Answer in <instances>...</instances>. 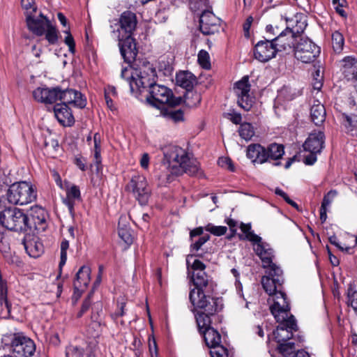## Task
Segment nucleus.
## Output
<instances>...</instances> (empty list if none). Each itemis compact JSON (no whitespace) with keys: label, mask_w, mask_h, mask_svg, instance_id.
I'll return each mask as SVG.
<instances>
[{"label":"nucleus","mask_w":357,"mask_h":357,"mask_svg":"<svg viewBox=\"0 0 357 357\" xmlns=\"http://www.w3.org/2000/svg\"><path fill=\"white\" fill-rule=\"evenodd\" d=\"M296 24L294 26H292V27L290 28L291 32L294 35V36L298 39L301 37V35L305 31L307 23L305 19L303 17H300V19H298V17H296Z\"/></svg>","instance_id":"nucleus-42"},{"label":"nucleus","mask_w":357,"mask_h":357,"mask_svg":"<svg viewBox=\"0 0 357 357\" xmlns=\"http://www.w3.org/2000/svg\"><path fill=\"white\" fill-rule=\"evenodd\" d=\"M156 71L153 64L143 61L132 70L130 80H128L132 93L141 89L151 86L155 82Z\"/></svg>","instance_id":"nucleus-3"},{"label":"nucleus","mask_w":357,"mask_h":357,"mask_svg":"<svg viewBox=\"0 0 357 357\" xmlns=\"http://www.w3.org/2000/svg\"><path fill=\"white\" fill-rule=\"evenodd\" d=\"M4 340L10 342L15 357H31L35 352L36 345L33 341L22 333L6 335Z\"/></svg>","instance_id":"nucleus-5"},{"label":"nucleus","mask_w":357,"mask_h":357,"mask_svg":"<svg viewBox=\"0 0 357 357\" xmlns=\"http://www.w3.org/2000/svg\"><path fill=\"white\" fill-rule=\"evenodd\" d=\"M218 165L231 172H234V166L231 160L227 157L220 158L218 160Z\"/></svg>","instance_id":"nucleus-58"},{"label":"nucleus","mask_w":357,"mask_h":357,"mask_svg":"<svg viewBox=\"0 0 357 357\" xmlns=\"http://www.w3.org/2000/svg\"><path fill=\"white\" fill-rule=\"evenodd\" d=\"M278 343V349L284 356L289 355L293 353L294 349V342H282Z\"/></svg>","instance_id":"nucleus-52"},{"label":"nucleus","mask_w":357,"mask_h":357,"mask_svg":"<svg viewBox=\"0 0 357 357\" xmlns=\"http://www.w3.org/2000/svg\"><path fill=\"white\" fill-rule=\"evenodd\" d=\"M202 257L201 255H190L187 257L188 274L190 276L193 284L196 287L195 290H202L211 282V278L205 272L206 265L199 259H195L192 264L190 266V259L193 257Z\"/></svg>","instance_id":"nucleus-8"},{"label":"nucleus","mask_w":357,"mask_h":357,"mask_svg":"<svg viewBox=\"0 0 357 357\" xmlns=\"http://www.w3.org/2000/svg\"><path fill=\"white\" fill-rule=\"evenodd\" d=\"M45 39L51 45H54L59 39V31L52 24L46 29L45 33Z\"/></svg>","instance_id":"nucleus-44"},{"label":"nucleus","mask_w":357,"mask_h":357,"mask_svg":"<svg viewBox=\"0 0 357 357\" xmlns=\"http://www.w3.org/2000/svg\"><path fill=\"white\" fill-rule=\"evenodd\" d=\"M311 121L317 126H321L326 120V112L325 107L319 100H314L310 107Z\"/></svg>","instance_id":"nucleus-31"},{"label":"nucleus","mask_w":357,"mask_h":357,"mask_svg":"<svg viewBox=\"0 0 357 357\" xmlns=\"http://www.w3.org/2000/svg\"><path fill=\"white\" fill-rule=\"evenodd\" d=\"M225 116L235 124H239L242 120L241 114L236 112L227 113Z\"/></svg>","instance_id":"nucleus-63"},{"label":"nucleus","mask_w":357,"mask_h":357,"mask_svg":"<svg viewBox=\"0 0 357 357\" xmlns=\"http://www.w3.org/2000/svg\"><path fill=\"white\" fill-rule=\"evenodd\" d=\"M126 190L132 192L139 204L146 205L148 204L151 190L144 175L137 174L132 176L126 185Z\"/></svg>","instance_id":"nucleus-11"},{"label":"nucleus","mask_w":357,"mask_h":357,"mask_svg":"<svg viewBox=\"0 0 357 357\" xmlns=\"http://www.w3.org/2000/svg\"><path fill=\"white\" fill-rule=\"evenodd\" d=\"M63 32L67 34L65 37L64 43L68 46L70 52L74 54L75 52V43L73 37L70 33V28L68 27Z\"/></svg>","instance_id":"nucleus-56"},{"label":"nucleus","mask_w":357,"mask_h":357,"mask_svg":"<svg viewBox=\"0 0 357 357\" xmlns=\"http://www.w3.org/2000/svg\"><path fill=\"white\" fill-rule=\"evenodd\" d=\"M205 229L207 231H209L210 233L213 234V235L220 236L222 235H224L227 231V228L225 226H215L212 224H208Z\"/></svg>","instance_id":"nucleus-53"},{"label":"nucleus","mask_w":357,"mask_h":357,"mask_svg":"<svg viewBox=\"0 0 357 357\" xmlns=\"http://www.w3.org/2000/svg\"><path fill=\"white\" fill-rule=\"evenodd\" d=\"M234 92L238 96V104L245 111H249L254 103V98L250 95V84L248 76L243 77L235 84Z\"/></svg>","instance_id":"nucleus-14"},{"label":"nucleus","mask_w":357,"mask_h":357,"mask_svg":"<svg viewBox=\"0 0 357 357\" xmlns=\"http://www.w3.org/2000/svg\"><path fill=\"white\" fill-rule=\"evenodd\" d=\"M6 195L10 204L25 205L36 199V191L31 183L21 181L10 185Z\"/></svg>","instance_id":"nucleus-4"},{"label":"nucleus","mask_w":357,"mask_h":357,"mask_svg":"<svg viewBox=\"0 0 357 357\" xmlns=\"http://www.w3.org/2000/svg\"><path fill=\"white\" fill-rule=\"evenodd\" d=\"M341 123L347 132L353 131L357 127V114L352 112L342 114Z\"/></svg>","instance_id":"nucleus-37"},{"label":"nucleus","mask_w":357,"mask_h":357,"mask_svg":"<svg viewBox=\"0 0 357 357\" xmlns=\"http://www.w3.org/2000/svg\"><path fill=\"white\" fill-rule=\"evenodd\" d=\"M66 357H95L90 350L84 351L77 347H68L66 350Z\"/></svg>","instance_id":"nucleus-39"},{"label":"nucleus","mask_w":357,"mask_h":357,"mask_svg":"<svg viewBox=\"0 0 357 357\" xmlns=\"http://www.w3.org/2000/svg\"><path fill=\"white\" fill-rule=\"evenodd\" d=\"M325 136L323 132H312L303 144L304 150L311 153H321L324 145Z\"/></svg>","instance_id":"nucleus-23"},{"label":"nucleus","mask_w":357,"mask_h":357,"mask_svg":"<svg viewBox=\"0 0 357 357\" xmlns=\"http://www.w3.org/2000/svg\"><path fill=\"white\" fill-rule=\"evenodd\" d=\"M323 76L321 75L320 70H316L314 73L313 74V82L312 86L314 89L319 91L322 87L323 83Z\"/></svg>","instance_id":"nucleus-57"},{"label":"nucleus","mask_w":357,"mask_h":357,"mask_svg":"<svg viewBox=\"0 0 357 357\" xmlns=\"http://www.w3.org/2000/svg\"><path fill=\"white\" fill-rule=\"evenodd\" d=\"M347 303L349 305L357 312V291H349Z\"/></svg>","instance_id":"nucleus-59"},{"label":"nucleus","mask_w":357,"mask_h":357,"mask_svg":"<svg viewBox=\"0 0 357 357\" xmlns=\"http://www.w3.org/2000/svg\"><path fill=\"white\" fill-rule=\"evenodd\" d=\"M278 52L272 40H260L255 46L254 56L258 61L266 62L275 57Z\"/></svg>","instance_id":"nucleus-16"},{"label":"nucleus","mask_w":357,"mask_h":357,"mask_svg":"<svg viewBox=\"0 0 357 357\" xmlns=\"http://www.w3.org/2000/svg\"><path fill=\"white\" fill-rule=\"evenodd\" d=\"M176 82L177 85L185 89L186 91L192 89L197 82L195 76L188 71H181L176 74Z\"/></svg>","instance_id":"nucleus-32"},{"label":"nucleus","mask_w":357,"mask_h":357,"mask_svg":"<svg viewBox=\"0 0 357 357\" xmlns=\"http://www.w3.org/2000/svg\"><path fill=\"white\" fill-rule=\"evenodd\" d=\"M320 52L319 47L308 38H301L294 47L295 57L305 63L313 62Z\"/></svg>","instance_id":"nucleus-12"},{"label":"nucleus","mask_w":357,"mask_h":357,"mask_svg":"<svg viewBox=\"0 0 357 357\" xmlns=\"http://www.w3.org/2000/svg\"><path fill=\"white\" fill-rule=\"evenodd\" d=\"M196 322L199 331L202 333L209 328H213V324L220 322L218 314H197L195 316Z\"/></svg>","instance_id":"nucleus-30"},{"label":"nucleus","mask_w":357,"mask_h":357,"mask_svg":"<svg viewBox=\"0 0 357 357\" xmlns=\"http://www.w3.org/2000/svg\"><path fill=\"white\" fill-rule=\"evenodd\" d=\"M239 135L245 141L250 140L255 135V130L250 123H241L238 129Z\"/></svg>","instance_id":"nucleus-41"},{"label":"nucleus","mask_w":357,"mask_h":357,"mask_svg":"<svg viewBox=\"0 0 357 357\" xmlns=\"http://www.w3.org/2000/svg\"><path fill=\"white\" fill-rule=\"evenodd\" d=\"M268 303L270 304L271 312H289L291 310L289 300L282 290H278L276 294L271 296Z\"/></svg>","instance_id":"nucleus-20"},{"label":"nucleus","mask_w":357,"mask_h":357,"mask_svg":"<svg viewBox=\"0 0 357 357\" xmlns=\"http://www.w3.org/2000/svg\"><path fill=\"white\" fill-rule=\"evenodd\" d=\"M149 349L151 357H157L158 356V345L153 337H149Z\"/></svg>","instance_id":"nucleus-61"},{"label":"nucleus","mask_w":357,"mask_h":357,"mask_svg":"<svg viewBox=\"0 0 357 357\" xmlns=\"http://www.w3.org/2000/svg\"><path fill=\"white\" fill-rule=\"evenodd\" d=\"M198 62L199 65L205 69H209L211 68L210 56L206 51L203 50L199 51L198 54Z\"/></svg>","instance_id":"nucleus-51"},{"label":"nucleus","mask_w":357,"mask_h":357,"mask_svg":"<svg viewBox=\"0 0 357 357\" xmlns=\"http://www.w3.org/2000/svg\"><path fill=\"white\" fill-rule=\"evenodd\" d=\"M247 157L253 162L259 164L267 162L266 147L259 144H250L247 148Z\"/></svg>","instance_id":"nucleus-29"},{"label":"nucleus","mask_w":357,"mask_h":357,"mask_svg":"<svg viewBox=\"0 0 357 357\" xmlns=\"http://www.w3.org/2000/svg\"><path fill=\"white\" fill-rule=\"evenodd\" d=\"M69 248V242L68 241L64 239L61 241L60 249H61V253H60V261L59 266L60 268H61L66 263L67 260V250Z\"/></svg>","instance_id":"nucleus-48"},{"label":"nucleus","mask_w":357,"mask_h":357,"mask_svg":"<svg viewBox=\"0 0 357 357\" xmlns=\"http://www.w3.org/2000/svg\"><path fill=\"white\" fill-rule=\"evenodd\" d=\"M30 216L36 228L43 226L46 221V212L39 206H34L30 208ZM43 228V227H42Z\"/></svg>","instance_id":"nucleus-34"},{"label":"nucleus","mask_w":357,"mask_h":357,"mask_svg":"<svg viewBox=\"0 0 357 357\" xmlns=\"http://www.w3.org/2000/svg\"><path fill=\"white\" fill-rule=\"evenodd\" d=\"M210 238V236L208 234L201 236L199 237L197 240L192 241L190 245V252H192V255H197L196 252H197L201 247L206 243Z\"/></svg>","instance_id":"nucleus-47"},{"label":"nucleus","mask_w":357,"mask_h":357,"mask_svg":"<svg viewBox=\"0 0 357 357\" xmlns=\"http://www.w3.org/2000/svg\"><path fill=\"white\" fill-rule=\"evenodd\" d=\"M10 249L9 241L3 232H0V250L7 252Z\"/></svg>","instance_id":"nucleus-60"},{"label":"nucleus","mask_w":357,"mask_h":357,"mask_svg":"<svg viewBox=\"0 0 357 357\" xmlns=\"http://www.w3.org/2000/svg\"><path fill=\"white\" fill-rule=\"evenodd\" d=\"M254 250L256 254L259 257L262 262V267L267 270L271 269L273 266H277L273 263V259L274 257L273 250L270 245L262 241H257L254 245Z\"/></svg>","instance_id":"nucleus-18"},{"label":"nucleus","mask_w":357,"mask_h":357,"mask_svg":"<svg viewBox=\"0 0 357 357\" xmlns=\"http://www.w3.org/2000/svg\"><path fill=\"white\" fill-rule=\"evenodd\" d=\"M56 87H38L33 91V98L40 102L52 104L56 102Z\"/></svg>","instance_id":"nucleus-25"},{"label":"nucleus","mask_w":357,"mask_h":357,"mask_svg":"<svg viewBox=\"0 0 357 357\" xmlns=\"http://www.w3.org/2000/svg\"><path fill=\"white\" fill-rule=\"evenodd\" d=\"M185 104L189 107L197 106L201 102V95L197 91L191 90L186 91L184 96Z\"/></svg>","instance_id":"nucleus-40"},{"label":"nucleus","mask_w":357,"mask_h":357,"mask_svg":"<svg viewBox=\"0 0 357 357\" xmlns=\"http://www.w3.org/2000/svg\"><path fill=\"white\" fill-rule=\"evenodd\" d=\"M210 355L211 357H229L227 349L221 344L211 348Z\"/></svg>","instance_id":"nucleus-46"},{"label":"nucleus","mask_w":357,"mask_h":357,"mask_svg":"<svg viewBox=\"0 0 357 357\" xmlns=\"http://www.w3.org/2000/svg\"><path fill=\"white\" fill-rule=\"evenodd\" d=\"M165 161L160 166L158 174L160 185L172 182L175 176L186 173L190 176L197 174L199 165L196 160L190 158L186 151L177 146L169 145L163 149Z\"/></svg>","instance_id":"nucleus-1"},{"label":"nucleus","mask_w":357,"mask_h":357,"mask_svg":"<svg viewBox=\"0 0 357 357\" xmlns=\"http://www.w3.org/2000/svg\"><path fill=\"white\" fill-rule=\"evenodd\" d=\"M26 22L28 29L38 36H43L45 33L46 29L52 24L51 22L41 13L38 17H36L34 14H29L26 17Z\"/></svg>","instance_id":"nucleus-19"},{"label":"nucleus","mask_w":357,"mask_h":357,"mask_svg":"<svg viewBox=\"0 0 357 357\" xmlns=\"http://www.w3.org/2000/svg\"><path fill=\"white\" fill-rule=\"evenodd\" d=\"M342 74L348 81H352L357 93V59L347 56L342 60Z\"/></svg>","instance_id":"nucleus-24"},{"label":"nucleus","mask_w":357,"mask_h":357,"mask_svg":"<svg viewBox=\"0 0 357 357\" xmlns=\"http://www.w3.org/2000/svg\"><path fill=\"white\" fill-rule=\"evenodd\" d=\"M329 242L334 245L335 246H336L339 250H340L341 251H344V252H346L347 253L349 252L350 250H351V248L350 247H346V248H344L342 247L338 242L337 241V237L333 235V236H331L329 237Z\"/></svg>","instance_id":"nucleus-62"},{"label":"nucleus","mask_w":357,"mask_h":357,"mask_svg":"<svg viewBox=\"0 0 357 357\" xmlns=\"http://www.w3.org/2000/svg\"><path fill=\"white\" fill-rule=\"evenodd\" d=\"M278 326L273 333L277 342H287L298 330L296 320L292 314H272Z\"/></svg>","instance_id":"nucleus-6"},{"label":"nucleus","mask_w":357,"mask_h":357,"mask_svg":"<svg viewBox=\"0 0 357 357\" xmlns=\"http://www.w3.org/2000/svg\"><path fill=\"white\" fill-rule=\"evenodd\" d=\"M23 245L26 253L31 257H38L43 252V243L36 236H26L23 239Z\"/></svg>","instance_id":"nucleus-26"},{"label":"nucleus","mask_w":357,"mask_h":357,"mask_svg":"<svg viewBox=\"0 0 357 357\" xmlns=\"http://www.w3.org/2000/svg\"><path fill=\"white\" fill-rule=\"evenodd\" d=\"M56 101L60 100L66 105H72L79 108H84L86 106V99L83 98L82 94L74 89L62 90L60 87H56Z\"/></svg>","instance_id":"nucleus-15"},{"label":"nucleus","mask_w":357,"mask_h":357,"mask_svg":"<svg viewBox=\"0 0 357 357\" xmlns=\"http://www.w3.org/2000/svg\"><path fill=\"white\" fill-rule=\"evenodd\" d=\"M283 282V272L278 266L266 270V275L261 278L263 288L269 296L282 290Z\"/></svg>","instance_id":"nucleus-13"},{"label":"nucleus","mask_w":357,"mask_h":357,"mask_svg":"<svg viewBox=\"0 0 357 357\" xmlns=\"http://www.w3.org/2000/svg\"><path fill=\"white\" fill-rule=\"evenodd\" d=\"M220 26V20L212 12L205 10L199 18V29L204 35L214 34L218 32Z\"/></svg>","instance_id":"nucleus-17"},{"label":"nucleus","mask_w":357,"mask_h":357,"mask_svg":"<svg viewBox=\"0 0 357 357\" xmlns=\"http://www.w3.org/2000/svg\"><path fill=\"white\" fill-rule=\"evenodd\" d=\"M0 224L17 232H25L31 228L28 215L20 208L8 206L3 197H0Z\"/></svg>","instance_id":"nucleus-2"},{"label":"nucleus","mask_w":357,"mask_h":357,"mask_svg":"<svg viewBox=\"0 0 357 357\" xmlns=\"http://www.w3.org/2000/svg\"><path fill=\"white\" fill-rule=\"evenodd\" d=\"M149 88L150 97H147L146 100L158 108L160 107V105L167 104L170 106H176L181 102V98H174L172 91L163 85L154 83Z\"/></svg>","instance_id":"nucleus-7"},{"label":"nucleus","mask_w":357,"mask_h":357,"mask_svg":"<svg viewBox=\"0 0 357 357\" xmlns=\"http://www.w3.org/2000/svg\"><path fill=\"white\" fill-rule=\"evenodd\" d=\"M204 335V341L208 348H212L221 343V335L217 330L209 328L202 333Z\"/></svg>","instance_id":"nucleus-36"},{"label":"nucleus","mask_w":357,"mask_h":357,"mask_svg":"<svg viewBox=\"0 0 357 357\" xmlns=\"http://www.w3.org/2000/svg\"><path fill=\"white\" fill-rule=\"evenodd\" d=\"M297 38L291 32L290 27H287L276 38L273 39L278 52L291 50L296 46Z\"/></svg>","instance_id":"nucleus-22"},{"label":"nucleus","mask_w":357,"mask_h":357,"mask_svg":"<svg viewBox=\"0 0 357 357\" xmlns=\"http://www.w3.org/2000/svg\"><path fill=\"white\" fill-rule=\"evenodd\" d=\"M137 24L136 15L131 11H125L120 15L117 23L111 25V28L113 29L112 35L117 40L132 36Z\"/></svg>","instance_id":"nucleus-10"},{"label":"nucleus","mask_w":357,"mask_h":357,"mask_svg":"<svg viewBox=\"0 0 357 357\" xmlns=\"http://www.w3.org/2000/svg\"><path fill=\"white\" fill-rule=\"evenodd\" d=\"M121 54L124 61L130 63L134 60L137 54V50L135 39L132 36L123 37L121 40H118Z\"/></svg>","instance_id":"nucleus-21"},{"label":"nucleus","mask_w":357,"mask_h":357,"mask_svg":"<svg viewBox=\"0 0 357 357\" xmlns=\"http://www.w3.org/2000/svg\"><path fill=\"white\" fill-rule=\"evenodd\" d=\"M166 116L174 122H179L183 120V112L181 109H171L166 113Z\"/></svg>","instance_id":"nucleus-55"},{"label":"nucleus","mask_w":357,"mask_h":357,"mask_svg":"<svg viewBox=\"0 0 357 357\" xmlns=\"http://www.w3.org/2000/svg\"><path fill=\"white\" fill-rule=\"evenodd\" d=\"M240 228L242 232L245 235V238L252 242L253 245L257 241H260V240H261L260 236L255 234L251 230V225L250 224L241 223Z\"/></svg>","instance_id":"nucleus-43"},{"label":"nucleus","mask_w":357,"mask_h":357,"mask_svg":"<svg viewBox=\"0 0 357 357\" xmlns=\"http://www.w3.org/2000/svg\"><path fill=\"white\" fill-rule=\"evenodd\" d=\"M91 269L89 266H82L76 274L73 286L77 288H86L90 282Z\"/></svg>","instance_id":"nucleus-33"},{"label":"nucleus","mask_w":357,"mask_h":357,"mask_svg":"<svg viewBox=\"0 0 357 357\" xmlns=\"http://www.w3.org/2000/svg\"><path fill=\"white\" fill-rule=\"evenodd\" d=\"M126 216H121L119 220V237L127 244H131L132 243V236L128 225H125V227H123L122 222L126 221Z\"/></svg>","instance_id":"nucleus-38"},{"label":"nucleus","mask_w":357,"mask_h":357,"mask_svg":"<svg viewBox=\"0 0 357 357\" xmlns=\"http://www.w3.org/2000/svg\"><path fill=\"white\" fill-rule=\"evenodd\" d=\"M337 195V192L336 190H330L326 195H324L321 206L322 208H326L329 207Z\"/></svg>","instance_id":"nucleus-54"},{"label":"nucleus","mask_w":357,"mask_h":357,"mask_svg":"<svg viewBox=\"0 0 357 357\" xmlns=\"http://www.w3.org/2000/svg\"><path fill=\"white\" fill-rule=\"evenodd\" d=\"M101 149H94V163L96 166V170L98 172L100 169L101 165V156H100Z\"/></svg>","instance_id":"nucleus-64"},{"label":"nucleus","mask_w":357,"mask_h":357,"mask_svg":"<svg viewBox=\"0 0 357 357\" xmlns=\"http://www.w3.org/2000/svg\"><path fill=\"white\" fill-rule=\"evenodd\" d=\"M55 117L63 126H70L74 123V118L70 109L65 104H56L54 107Z\"/></svg>","instance_id":"nucleus-28"},{"label":"nucleus","mask_w":357,"mask_h":357,"mask_svg":"<svg viewBox=\"0 0 357 357\" xmlns=\"http://www.w3.org/2000/svg\"><path fill=\"white\" fill-rule=\"evenodd\" d=\"M344 39L341 33L336 31L332 34V45L335 52H340L344 46Z\"/></svg>","instance_id":"nucleus-45"},{"label":"nucleus","mask_w":357,"mask_h":357,"mask_svg":"<svg viewBox=\"0 0 357 357\" xmlns=\"http://www.w3.org/2000/svg\"><path fill=\"white\" fill-rule=\"evenodd\" d=\"M63 190L66 192V197L63 199V203L67 206L71 215L74 213V206L76 202L82 200L79 188L75 185L66 187Z\"/></svg>","instance_id":"nucleus-27"},{"label":"nucleus","mask_w":357,"mask_h":357,"mask_svg":"<svg viewBox=\"0 0 357 357\" xmlns=\"http://www.w3.org/2000/svg\"><path fill=\"white\" fill-rule=\"evenodd\" d=\"M189 298L195 307L203 309L206 311L219 312L224 308L222 298L207 297L203 290L192 289L189 294Z\"/></svg>","instance_id":"nucleus-9"},{"label":"nucleus","mask_w":357,"mask_h":357,"mask_svg":"<svg viewBox=\"0 0 357 357\" xmlns=\"http://www.w3.org/2000/svg\"><path fill=\"white\" fill-rule=\"evenodd\" d=\"M21 5L25 10L26 17L29 15H33L36 13L37 6L34 0H21Z\"/></svg>","instance_id":"nucleus-49"},{"label":"nucleus","mask_w":357,"mask_h":357,"mask_svg":"<svg viewBox=\"0 0 357 357\" xmlns=\"http://www.w3.org/2000/svg\"><path fill=\"white\" fill-rule=\"evenodd\" d=\"M267 162L278 160L282 158L284 154V149L282 144L273 143L266 147Z\"/></svg>","instance_id":"nucleus-35"},{"label":"nucleus","mask_w":357,"mask_h":357,"mask_svg":"<svg viewBox=\"0 0 357 357\" xmlns=\"http://www.w3.org/2000/svg\"><path fill=\"white\" fill-rule=\"evenodd\" d=\"M158 68V70L162 71L165 75H170L173 70L170 63L164 56L160 57L159 59Z\"/></svg>","instance_id":"nucleus-50"}]
</instances>
